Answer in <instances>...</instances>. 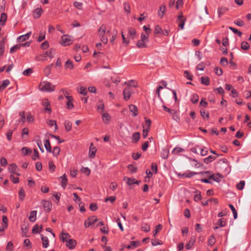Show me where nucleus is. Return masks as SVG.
<instances>
[{"mask_svg":"<svg viewBox=\"0 0 251 251\" xmlns=\"http://www.w3.org/2000/svg\"><path fill=\"white\" fill-rule=\"evenodd\" d=\"M39 89L42 91L50 92L54 91V86L47 81H42L39 85Z\"/></svg>","mask_w":251,"mask_h":251,"instance_id":"f257e3e1","label":"nucleus"},{"mask_svg":"<svg viewBox=\"0 0 251 251\" xmlns=\"http://www.w3.org/2000/svg\"><path fill=\"white\" fill-rule=\"evenodd\" d=\"M106 30L105 26L102 25L99 28L98 32V35L100 38L101 41L104 44H106L108 42V38L104 36Z\"/></svg>","mask_w":251,"mask_h":251,"instance_id":"f03ea898","label":"nucleus"},{"mask_svg":"<svg viewBox=\"0 0 251 251\" xmlns=\"http://www.w3.org/2000/svg\"><path fill=\"white\" fill-rule=\"evenodd\" d=\"M73 38L69 35H64L61 37V45L64 46H69L72 44Z\"/></svg>","mask_w":251,"mask_h":251,"instance_id":"7ed1b4c3","label":"nucleus"},{"mask_svg":"<svg viewBox=\"0 0 251 251\" xmlns=\"http://www.w3.org/2000/svg\"><path fill=\"white\" fill-rule=\"evenodd\" d=\"M133 93L132 89L129 87H126L125 88L123 91L124 99L125 100H128L130 97L131 94Z\"/></svg>","mask_w":251,"mask_h":251,"instance_id":"20e7f679","label":"nucleus"},{"mask_svg":"<svg viewBox=\"0 0 251 251\" xmlns=\"http://www.w3.org/2000/svg\"><path fill=\"white\" fill-rule=\"evenodd\" d=\"M185 19L183 18V16L182 14L180 13L178 15V16L177 17V20L178 27L180 29H183L184 25L185 24Z\"/></svg>","mask_w":251,"mask_h":251,"instance_id":"39448f33","label":"nucleus"},{"mask_svg":"<svg viewBox=\"0 0 251 251\" xmlns=\"http://www.w3.org/2000/svg\"><path fill=\"white\" fill-rule=\"evenodd\" d=\"M97 221H98V219L96 217L93 216L90 217L88 219L87 221L85 222L84 226L85 227H87L93 225Z\"/></svg>","mask_w":251,"mask_h":251,"instance_id":"423d86ee","label":"nucleus"},{"mask_svg":"<svg viewBox=\"0 0 251 251\" xmlns=\"http://www.w3.org/2000/svg\"><path fill=\"white\" fill-rule=\"evenodd\" d=\"M42 203L43 206L45 211L48 212H50L51 210L52 207L51 203L48 201H43Z\"/></svg>","mask_w":251,"mask_h":251,"instance_id":"0eeeda50","label":"nucleus"},{"mask_svg":"<svg viewBox=\"0 0 251 251\" xmlns=\"http://www.w3.org/2000/svg\"><path fill=\"white\" fill-rule=\"evenodd\" d=\"M97 151V149L95 147H93V145L92 143L91 144L89 151V156L90 158H93L95 156V153Z\"/></svg>","mask_w":251,"mask_h":251,"instance_id":"6e6552de","label":"nucleus"},{"mask_svg":"<svg viewBox=\"0 0 251 251\" xmlns=\"http://www.w3.org/2000/svg\"><path fill=\"white\" fill-rule=\"evenodd\" d=\"M43 13V10L41 7H38L35 9L33 12V16L35 18H39Z\"/></svg>","mask_w":251,"mask_h":251,"instance_id":"1a4fd4ad","label":"nucleus"},{"mask_svg":"<svg viewBox=\"0 0 251 251\" xmlns=\"http://www.w3.org/2000/svg\"><path fill=\"white\" fill-rule=\"evenodd\" d=\"M31 34V32L30 31L26 34L23 35L18 37V40L20 42H23L29 39L30 36Z\"/></svg>","mask_w":251,"mask_h":251,"instance_id":"9d476101","label":"nucleus"},{"mask_svg":"<svg viewBox=\"0 0 251 251\" xmlns=\"http://www.w3.org/2000/svg\"><path fill=\"white\" fill-rule=\"evenodd\" d=\"M18 169V167L17 165L15 164H10L8 166V170L10 172L13 173L17 174L18 176H19L20 174L17 173V170Z\"/></svg>","mask_w":251,"mask_h":251,"instance_id":"9b49d317","label":"nucleus"},{"mask_svg":"<svg viewBox=\"0 0 251 251\" xmlns=\"http://www.w3.org/2000/svg\"><path fill=\"white\" fill-rule=\"evenodd\" d=\"M70 235L68 233L62 232L61 233V235L60 236V238L63 242H67L70 238Z\"/></svg>","mask_w":251,"mask_h":251,"instance_id":"f8f14e48","label":"nucleus"},{"mask_svg":"<svg viewBox=\"0 0 251 251\" xmlns=\"http://www.w3.org/2000/svg\"><path fill=\"white\" fill-rule=\"evenodd\" d=\"M43 105L45 107V110L50 113L51 112V108L50 106V103L48 100L44 99L42 101Z\"/></svg>","mask_w":251,"mask_h":251,"instance_id":"ddd939ff","label":"nucleus"},{"mask_svg":"<svg viewBox=\"0 0 251 251\" xmlns=\"http://www.w3.org/2000/svg\"><path fill=\"white\" fill-rule=\"evenodd\" d=\"M102 119L105 124H108L110 120V116L108 113H102Z\"/></svg>","mask_w":251,"mask_h":251,"instance_id":"4468645a","label":"nucleus"},{"mask_svg":"<svg viewBox=\"0 0 251 251\" xmlns=\"http://www.w3.org/2000/svg\"><path fill=\"white\" fill-rule=\"evenodd\" d=\"M129 109L130 111L133 113V116H136L138 114L137 107L133 104L129 105Z\"/></svg>","mask_w":251,"mask_h":251,"instance_id":"2eb2a0df","label":"nucleus"},{"mask_svg":"<svg viewBox=\"0 0 251 251\" xmlns=\"http://www.w3.org/2000/svg\"><path fill=\"white\" fill-rule=\"evenodd\" d=\"M76 241L72 239H70L66 242V246L70 249H73L76 245Z\"/></svg>","mask_w":251,"mask_h":251,"instance_id":"dca6fc26","label":"nucleus"},{"mask_svg":"<svg viewBox=\"0 0 251 251\" xmlns=\"http://www.w3.org/2000/svg\"><path fill=\"white\" fill-rule=\"evenodd\" d=\"M104 109V104L102 101H100L97 104V110L99 112L102 114Z\"/></svg>","mask_w":251,"mask_h":251,"instance_id":"f3484780","label":"nucleus"},{"mask_svg":"<svg viewBox=\"0 0 251 251\" xmlns=\"http://www.w3.org/2000/svg\"><path fill=\"white\" fill-rule=\"evenodd\" d=\"M221 176L220 174L209 175V179H213L214 181L219 182L220 181Z\"/></svg>","mask_w":251,"mask_h":251,"instance_id":"a211bd4d","label":"nucleus"},{"mask_svg":"<svg viewBox=\"0 0 251 251\" xmlns=\"http://www.w3.org/2000/svg\"><path fill=\"white\" fill-rule=\"evenodd\" d=\"M41 240L42 242V245L43 247L47 248L49 246V240L47 237H44L43 235H42Z\"/></svg>","mask_w":251,"mask_h":251,"instance_id":"6ab92c4d","label":"nucleus"},{"mask_svg":"<svg viewBox=\"0 0 251 251\" xmlns=\"http://www.w3.org/2000/svg\"><path fill=\"white\" fill-rule=\"evenodd\" d=\"M166 11V7L164 5L160 6L158 10V16L162 18Z\"/></svg>","mask_w":251,"mask_h":251,"instance_id":"aec40b11","label":"nucleus"},{"mask_svg":"<svg viewBox=\"0 0 251 251\" xmlns=\"http://www.w3.org/2000/svg\"><path fill=\"white\" fill-rule=\"evenodd\" d=\"M65 68L66 69L72 70L74 68L73 62L71 60H68L65 64Z\"/></svg>","mask_w":251,"mask_h":251,"instance_id":"412c9836","label":"nucleus"},{"mask_svg":"<svg viewBox=\"0 0 251 251\" xmlns=\"http://www.w3.org/2000/svg\"><path fill=\"white\" fill-rule=\"evenodd\" d=\"M169 154V151L168 149H163L162 151L161 156L164 159H167Z\"/></svg>","mask_w":251,"mask_h":251,"instance_id":"4be33fe9","label":"nucleus"},{"mask_svg":"<svg viewBox=\"0 0 251 251\" xmlns=\"http://www.w3.org/2000/svg\"><path fill=\"white\" fill-rule=\"evenodd\" d=\"M146 42H147L141 39L137 42L136 45H137V47L139 48H146L147 47V45L146 44Z\"/></svg>","mask_w":251,"mask_h":251,"instance_id":"5701e85b","label":"nucleus"},{"mask_svg":"<svg viewBox=\"0 0 251 251\" xmlns=\"http://www.w3.org/2000/svg\"><path fill=\"white\" fill-rule=\"evenodd\" d=\"M37 211H32L30 213L29 220L31 222H34L36 220Z\"/></svg>","mask_w":251,"mask_h":251,"instance_id":"b1692460","label":"nucleus"},{"mask_svg":"<svg viewBox=\"0 0 251 251\" xmlns=\"http://www.w3.org/2000/svg\"><path fill=\"white\" fill-rule=\"evenodd\" d=\"M55 54V51L53 49H51L49 51H47L43 55L45 57L49 56L50 58H52Z\"/></svg>","mask_w":251,"mask_h":251,"instance_id":"393cba45","label":"nucleus"},{"mask_svg":"<svg viewBox=\"0 0 251 251\" xmlns=\"http://www.w3.org/2000/svg\"><path fill=\"white\" fill-rule=\"evenodd\" d=\"M7 20V16L6 14L3 13L1 15L0 18V25H3Z\"/></svg>","mask_w":251,"mask_h":251,"instance_id":"a878e982","label":"nucleus"},{"mask_svg":"<svg viewBox=\"0 0 251 251\" xmlns=\"http://www.w3.org/2000/svg\"><path fill=\"white\" fill-rule=\"evenodd\" d=\"M9 81L7 79L3 81L1 85H0V91L3 90L9 84Z\"/></svg>","mask_w":251,"mask_h":251,"instance_id":"bb28decb","label":"nucleus"},{"mask_svg":"<svg viewBox=\"0 0 251 251\" xmlns=\"http://www.w3.org/2000/svg\"><path fill=\"white\" fill-rule=\"evenodd\" d=\"M195 238L192 237L189 242L186 245V248L187 250H189L195 242Z\"/></svg>","mask_w":251,"mask_h":251,"instance_id":"cd10ccee","label":"nucleus"},{"mask_svg":"<svg viewBox=\"0 0 251 251\" xmlns=\"http://www.w3.org/2000/svg\"><path fill=\"white\" fill-rule=\"evenodd\" d=\"M129 36L131 39H134L136 34V30L134 28L130 27L128 29Z\"/></svg>","mask_w":251,"mask_h":251,"instance_id":"c85d7f7f","label":"nucleus"},{"mask_svg":"<svg viewBox=\"0 0 251 251\" xmlns=\"http://www.w3.org/2000/svg\"><path fill=\"white\" fill-rule=\"evenodd\" d=\"M60 178L62 179V181L61 182V185L64 189L65 186H66L67 182V176L65 174H64L62 176H60Z\"/></svg>","mask_w":251,"mask_h":251,"instance_id":"c756f323","label":"nucleus"},{"mask_svg":"<svg viewBox=\"0 0 251 251\" xmlns=\"http://www.w3.org/2000/svg\"><path fill=\"white\" fill-rule=\"evenodd\" d=\"M5 39H3L0 42V56H1L4 52Z\"/></svg>","mask_w":251,"mask_h":251,"instance_id":"7c9ffc66","label":"nucleus"},{"mask_svg":"<svg viewBox=\"0 0 251 251\" xmlns=\"http://www.w3.org/2000/svg\"><path fill=\"white\" fill-rule=\"evenodd\" d=\"M140 138V134L139 132H135L133 134L132 136V142H137L138 141Z\"/></svg>","mask_w":251,"mask_h":251,"instance_id":"2f4dec72","label":"nucleus"},{"mask_svg":"<svg viewBox=\"0 0 251 251\" xmlns=\"http://www.w3.org/2000/svg\"><path fill=\"white\" fill-rule=\"evenodd\" d=\"M216 157L213 155H209L208 157L204 159V162L206 164H208L211 161L216 159Z\"/></svg>","mask_w":251,"mask_h":251,"instance_id":"473e14b6","label":"nucleus"},{"mask_svg":"<svg viewBox=\"0 0 251 251\" xmlns=\"http://www.w3.org/2000/svg\"><path fill=\"white\" fill-rule=\"evenodd\" d=\"M141 229L145 232H148L150 230V226L147 223H143L141 226Z\"/></svg>","mask_w":251,"mask_h":251,"instance_id":"72a5a7b5","label":"nucleus"},{"mask_svg":"<svg viewBox=\"0 0 251 251\" xmlns=\"http://www.w3.org/2000/svg\"><path fill=\"white\" fill-rule=\"evenodd\" d=\"M201 83L205 85H208L209 84V80L208 77L202 76L201 78Z\"/></svg>","mask_w":251,"mask_h":251,"instance_id":"f704fd0d","label":"nucleus"},{"mask_svg":"<svg viewBox=\"0 0 251 251\" xmlns=\"http://www.w3.org/2000/svg\"><path fill=\"white\" fill-rule=\"evenodd\" d=\"M42 228V226H40L36 225L32 228V232L33 233H39L40 232Z\"/></svg>","mask_w":251,"mask_h":251,"instance_id":"c9c22d12","label":"nucleus"},{"mask_svg":"<svg viewBox=\"0 0 251 251\" xmlns=\"http://www.w3.org/2000/svg\"><path fill=\"white\" fill-rule=\"evenodd\" d=\"M44 146L47 151L50 152L51 151V146L49 140H46L44 143Z\"/></svg>","mask_w":251,"mask_h":251,"instance_id":"e433bc0d","label":"nucleus"},{"mask_svg":"<svg viewBox=\"0 0 251 251\" xmlns=\"http://www.w3.org/2000/svg\"><path fill=\"white\" fill-rule=\"evenodd\" d=\"M145 123L143 126V128L149 129L151 125V121L150 119H148L145 118Z\"/></svg>","mask_w":251,"mask_h":251,"instance_id":"4c0bfd02","label":"nucleus"},{"mask_svg":"<svg viewBox=\"0 0 251 251\" xmlns=\"http://www.w3.org/2000/svg\"><path fill=\"white\" fill-rule=\"evenodd\" d=\"M245 184V181L241 180L240 181L239 183L236 184V188L239 190H242L244 188Z\"/></svg>","mask_w":251,"mask_h":251,"instance_id":"58836bf2","label":"nucleus"},{"mask_svg":"<svg viewBox=\"0 0 251 251\" xmlns=\"http://www.w3.org/2000/svg\"><path fill=\"white\" fill-rule=\"evenodd\" d=\"M124 180L125 181H126V183L128 185H132V184H134V180H135V179H132L131 178H128V177H125L124 178Z\"/></svg>","mask_w":251,"mask_h":251,"instance_id":"ea45409f","label":"nucleus"},{"mask_svg":"<svg viewBox=\"0 0 251 251\" xmlns=\"http://www.w3.org/2000/svg\"><path fill=\"white\" fill-rule=\"evenodd\" d=\"M126 84H127V87H129L132 89V87H136L137 86V83L136 82L133 80H131L128 82H125Z\"/></svg>","mask_w":251,"mask_h":251,"instance_id":"a19ab883","label":"nucleus"},{"mask_svg":"<svg viewBox=\"0 0 251 251\" xmlns=\"http://www.w3.org/2000/svg\"><path fill=\"white\" fill-rule=\"evenodd\" d=\"M198 174V173H196V172H191L188 174H186V173L183 174V175H182L181 176H182V177H191L193 176L194 175Z\"/></svg>","mask_w":251,"mask_h":251,"instance_id":"79ce46f5","label":"nucleus"},{"mask_svg":"<svg viewBox=\"0 0 251 251\" xmlns=\"http://www.w3.org/2000/svg\"><path fill=\"white\" fill-rule=\"evenodd\" d=\"M216 242V239L213 235H212L209 238L208 241V245L212 246H213Z\"/></svg>","mask_w":251,"mask_h":251,"instance_id":"37998d69","label":"nucleus"},{"mask_svg":"<svg viewBox=\"0 0 251 251\" xmlns=\"http://www.w3.org/2000/svg\"><path fill=\"white\" fill-rule=\"evenodd\" d=\"M21 229L22 230V234L23 236H26V233L28 230V226L26 225H24L21 227Z\"/></svg>","mask_w":251,"mask_h":251,"instance_id":"c03bdc74","label":"nucleus"},{"mask_svg":"<svg viewBox=\"0 0 251 251\" xmlns=\"http://www.w3.org/2000/svg\"><path fill=\"white\" fill-rule=\"evenodd\" d=\"M65 127L66 130L70 131L72 128V123L68 121H65Z\"/></svg>","mask_w":251,"mask_h":251,"instance_id":"a18cd8bd","label":"nucleus"},{"mask_svg":"<svg viewBox=\"0 0 251 251\" xmlns=\"http://www.w3.org/2000/svg\"><path fill=\"white\" fill-rule=\"evenodd\" d=\"M78 91H79V92L83 95H86L87 93V89L85 87H83V86L80 87Z\"/></svg>","mask_w":251,"mask_h":251,"instance_id":"49530a36","label":"nucleus"},{"mask_svg":"<svg viewBox=\"0 0 251 251\" xmlns=\"http://www.w3.org/2000/svg\"><path fill=\"white\" fill-rule=\"evenodd\" d=\"M21 47V45H15L14 46H13V47H12L10 49V52L11 53H13L14 52H15L17 50L20 49Z\"/></svg>","mask_w":251,"mask_h":251,"instance_id":"de8ad7c7","label":"nucleus"},{"mask_svg":"<svg viewBox=\"0 0 251 251\" xmlns=\"http://www.w3.org/2000/svg\"><path fill=\"white\" fill-rule=\"evenodd\" d=\"M241 47L242 49L244 50H247L249 49L250 47L249 44L246 41H243L242 42Z\"/></svg>","mask_w":251,"mask_h":251,"instance_id":"09e8293b","label":"nucleus"},{"mask_svg":"<svg viewBox=\"0 0 251 251\" xmlns=\"http://www.w3.org/2000/svg\"><path fill=\"white\" fill-rule=\"evenodd\" d=\"M81 172L85 174L87 176H89L91 173L90 170L87 167H83L81 169Z\"/></svg>","mask_w":251,"mask_h":251,"instance_id":"8fccbe9b","label":"nucleus"},{"mask_svg":"<svg viewBox=\"0 0 251 251\" xmlns=\"http://www.w3.org/2000/svg\"><path fill=\"white\" fill-rule=\"evenodd\" d=\"M8 224V219L6 216H3L2 217V226H4V228H6Z\"/></svg>","mask_w":251,"mask_h":251,"instance_id":"3c124183","label":"nucleus"},{"mask_svg":"<svg viewBox=\"0 0 251 251\" xmlns=\"http://www.w3.org/2000/svg\"><path fill=\"white\" fill-rule=\"evenodd\" d=\"M162 226L161 225H158L156 226L155 229L153 231L154 236H155L157 233L161 230Z\"/></svg>","mask_w":251,"mask_h":251,"instance_id":"603ef678","label":"nucleus"},{"mask_svg":"<svg viewBox=\"0 0 251 251\" xmlns=\"http://www.w3.org/2000/svg\"><path fill=\"white\" fill-rule=\"evenodd\" d=\"M19 115L21 116L20 119L18 121L19 122H22L23 123H24L25 120V112H21L19 113Z\"/></svg>","mask_w":251,"mask_h":251,"instance_id":"864d4df0","label":"nucleus"},{"mask_svg":"<svg viewBox=\"0 0 251 251\" xmlns=\"http://www.w3.org/2000/svg\"><path fill=\"white\" fill-rule=\"evenodd\" d=\"M229 207L230 208L234 216V218L235 219L237 217V213L236 212V209H235L234 207L232 204L229 205Z\"/></svg>","mask_w":251,"mask_h":251,"instance_id":"5fc2aeb1","label":"nucleus"},{"mask_svg":"<svg viewBox=\"0 0 251 251\" xmlns=\"http://www.w3.org/2000/svg\"><path fill=\"white\" fill-rule=\"evenodd\" d=\"M149 34L148 33H142L141 36V39L147 42L148 41Z\"/></svg>","mask_w":251,"mask_h":251,"instance_id":"6e6d98bb","label":"nucleus"},{"mask_svg":"<svg viewBox=\"0 0 251 251\" xmlns=\"http://www.w3.org/2000/svg\"><path fill=\"white\" fill-rule=\"evenodd\" d=\"M199 100V97L197 95L194 94L191 97V101L194 103H196L198 102Z\"/></svg>","mask_w":251,"mask_h":251,"instance_id":"4d7b16f0","label":"nucleus"},{"mask_svg":"<svg viewBox=\"0 0 251 251\" xmlns=\"http://www.w3.org/2000/svg\"><path fill=\"white\" fill-rule=\"evenodd\" d=\"M74 5L78 9H81L82 8V4L78 1H75L74 2Z\"/></svg>","mask_w":251,"mask_h":251,"instance_id":"13d9d810","label":"nucleus"},{"mask_svg":"<svg viewBox=\"0 0 251 251\" xmlns=\"http://www.w3.org/2000/svg\"><path fill=\"white\" fill-rule=\"evenodd\" d=\"M19 194L20 200L22 201L24 199V197L25 196V191L22 188H21V189L20 190Z\"/></svg>","mask_w":251,"mask_h":251,"instance_id":"bf43d9fd","label":"nucleus"},{"mask_svg":"<svg viewBox=\"0 0 251 251\" xmlns=\"http://www.w3.org/2000/svg\"><path fill=\"white\" fill-rule=\"evenodd\" d=\"M183 151H184V150L183 149L179 148V147H177V148H175L173 150V151H172V153H174V154H176L179 152H182Z\"/></svg>","mask_w":251,"mask_h":251,"instance_id":"052dcab7","label":"nucleus"},{"mask_svg":"<svg viewBox=\"0 0 251 251\" xmlns=\"http://www.w3.org/2000/svg\"><path fill=\"white\" fill-rule=\"evenodd\" d=\"M217 224L219 226L223 227L226 225V221L223 219H220L218 221Z\"/></svg>","mask_w":251,"mask_h":251,"instance_id":"680f3d73","label":"nucleus"},{"mask_svg":"<svg viewBox=\"0 0 251 251\" xmlns=\"http://www.w3.org/2000/svg\"><path fill=\"white\" fill-rule=\"evenodd\" d=\"M228 61L227 59L226 58L223 57L221 58L220 61V64L223 66H226L227 65Z\"/></svg>","mask_w":251,"mask_h":251,"instance_id":"e2e57ef3","label":"nucleus"},{"mask_svg":"<svg viewBox=\"0 0 251 251\" xmlns=\"http://www.w3.org/2000/svg\"><path fill=\"white\" fill-rule=\"evenodd\" d=\"M59 152H60V149L58 147H55L53 148V151H52V153L54 156H57V155H58Z\"/></svg>","mask_w":251,"mask_h":251,"instance_id":"0e129e2a","label":"nucleus"},{"mask_svg":"<svg viewBox=\"0 0 251 251\" xmlns=\"http://www.w3.org/2000/svg\"><path fill=\"white\" fill-rule=\"evenodd\" d=\"M49 170L51 172H54L55 169V166L52 161L49 163Z\"/></svg>","mask_w":251,"mask_h":251,"instance_id":"69168bd1","label":"nucleus"},{"mask_svg":"<svg viewBox=\"0 0 251 251\" xmlns=\"http://www.w3.org/2000/svg\"><path fill=\"white\" fill-rule=\"evenodd\" d=\"M234 24L239 26H243L244 25V23L240 19H237L234 21Z\"/></svg>","mask_w":251,"mask_h":251,"instance_id":"338daca9","label":"nucleus"},{"mask_svg":"<svg viewBox=\"0 0 251 251\" xmlns=\"http://www.w3.org/2000/svg\"><path fill=\"white\" fill-rule=\"evenodd\" d=\"M6 251H13V244L11 242H9L7 243L6 247Z\"/></svg>","mask_w":251,"mask_h":251,"instance_id":"774afa93","label":"nucleus"}]
</instances>
